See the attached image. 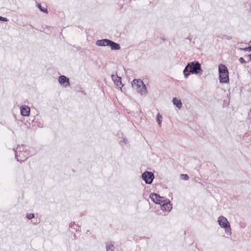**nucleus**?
<instances>
[{
  "label": "nucleus",
  "mask_w": 251,
  "mask_h": 251,
  "mask_svg": "<svg viewBox=\"0 0 251 251\" xmlns=\"http://www.w3.org/2000/svg\"><path fill=\"white\" fill-rule=\"evenodd\" d=\"M150 198L152 201L155 203H157V202L159 201V199H162V197L155 193H151L150 195Z\"/></svg>",
  "instance_id": "obj_12"
},
{
  "label": "nucleus",
  "mask_w": 251,
  "mask_h": 251,
  "mask_svg": "<svg viewBox=\"0 0 251 251\" xmlns=\"http://www.w3.org/2000/svg\"><path fill=\"white\" fill-rule=\"evenodd\" d=\"M21 113L23 116H28L30 115V109L26 105H22L21 108Z\"/></svg>",
  "instance_id": "obj_9"
},
{
  "label": "nucleus",
  "mask_w": 251,
  "mask_h": 251,
  "mask_svg": "<svg viewBox=\"0 0 251 251\" xmlns=\"http://www.w3.org/2000/svg\"><path fill=\"white\" fill-rule=\"evenodd\" d=\"M161 208L163 210L170 211L172 209V207L170 201L168 200H166L165 201H164L163 204H162Z\"/></svg>",
  "instance_id": "obj_11"
},
{
  "label": "nucleus",
  "mask_w": 251,
  "mask_h": 251,
  "mask_svg": "<svg viewBox=\"0 0 251 251\" xmlns=\"http://www.w3.org/2000/svg\"><path fill=\"white\" fill-rule=\"evenodd\" d=\"M58 81L61 85H63L65 87L69 86L70 85L69 78L65 75H61L58 78Z\"/></svg>",
  "instance_id": "obj_8"
},
{
  "label": "nucleus",
  "mask_w": 251,
  "mask_h": 251,
  "mask_svg": "<svg viewBox=\"0 0 251 251\" xmlns=\"http://www.w3.org/2000/svg\"><path fill=\"white\" fill-rule=\"evenodd\" d=\"M183 74H184V77L185 78H187L188 77L191 75L192 74L191 73H190V72L188 71H186L185 70V68H184V70H183Z\"/></svg>",
  "instance_id": "obj_17"
},
{
  "label": "nucleus",
  "mask_w": 251,
  "mask_h": 251,
  "mask_svg": "<svg viewBox=\"0 0 251 251\" xmlns=\"http://www.w3.org/2000/svg\"><path fill=\"white\" fill-rule=\"evenodd\" d=\"M124 142H125L126 144H127V142H128L127 140L126 139V138H124Z\"/></svg>",
  "instance_id": "obj_26"
},
{
  "label": "nucleus",
  "mask_w": 251,
  "mask_h": 251,
  "mask_svg": "<svg viewBox=\"0 0 251 251\" xmlns=\"http://www.w3.org/2000/svg\"><path fill=\"white\" fill-rule=\"evenodd\" d=\"M106 251H114V246L111 243L106 244Z\"/></svg>",
  "instance_id": "obj_14"
},
{
  "label": "nucleus",
  "mask_w": 251,
  "mask_h": 251,
  "mask_svg": "<svg viewBox=\"0 0 251 251\" xmlns=\"http://www.w3.org/2000/svg\"><path fill=\"white\" fill-rule=\"evenodd\" d=\"M241 50H245V51H251V46H249L248 47L245 48L241 49Z\"/></svg>",
  "instance_id": "obj_23"
},
{
  "label": "nucleus",
  "mask_w": 251,
  "mask_h": 251,
  "mask_svg": "<svg viewBox=\"0 0 251 251\" xmlns=\"http://www.w3.org/2000/svg\"><path fill=\"white\" fill-rule=\"evenodd\" d=\"M219 75L221 83H228L229 82L228 71L225 65L222 64L219 65Z\"/></svg>",
  "instance_id": "obj_5"
},
{
  "label": "nucleus",
  "mask_w": 251,
  "mask_h": 251,
  "mask_svg": "<svg viewBox=\"0 0 251 251\" xmlns=\"http://www.w3.org/2000/svg\"><path fill=\"white\" fill-rule=\"evenodd\" d=\"M218 222L220 226L225 228L226 233L227 235H230L231 234L230 226L227 219L221 216L218 218Z\"/></svg>",
  "instance_id": "obj_6"
},
{
  "label": "nucleus",
  "mask_w": 251,
  "mask_h": 251,
  "mask_svg": "<svg viewBox=\"0 0 251 251\" xmlns=\"http://www.w3.org/2000/svg\"><path fill=\"white\" fill-rule=\"evenodd\" d=\"M222 39L230 40L232 39V37L226 35H223V36L222 37Z\"/></svg>",
  "instance_id": "obj_20"
},
{
  "label": "nucleus",
  "mask_w": 251,
  "mask_h": 251,
  "mask_svg": "<svg viewBox=\"0 0 251 251\" xmlns=\"http://www.w3.org/2000/svg\"><path fill=\"white\" fill-rule=\"evenodd\" d=\"M15 152V158L19 162H24L29 157V152L25 150V147L23 145L18 146Z\"/></svg>",
  "instance_id": "obj_2"
},
{
  "label": "nucleus",
  "mask_w": 251,
  "mask_h": 251,
  "mask_svg": "<svg viewBox=\"0 0 251 251\" xmlns=\"http://www.w3.org/2000/svg\"><path fill=\"white\" fill-rule=\"evenodd\" d=\"M162 116L160 113H158L156 117V121L159 126H161Z\"/></svg>",
  "instance_id": "obj_15"
},
{
  "label": "nucleus",
  "mask_w": 251,
  "mask_h": 251,
  "mask_svg": "<svg viewBox=\"0 0 251 251\" xmlns=\"http://www.w3.org/2000/svg\"><path fill=\"white\" fill-rule=\"evenodd\" d=\"M239 61H240V62L241 64H244V63H246V62L245 60L242 57L239 58Z\"/></svg>",
  "instance_id": "obj_24"
},
{
  "label": "nucleus",
  "mask_w": 251,
  "mask_h": 251,
  "mask_svg": "<svg viewBox=\"0 0 251 251\" xmlns=\"http://www.w3.org/2000/svg\"><path fill=\"white\" fill-rule=\"evenodd\" d=\"M96 45L99 46H109L112 50H119L121 49L120 44L107 39L98 40Z\"/></svg>",
  "instance_id": "obj_3"
},
{
  "label": "nucleus",
  "mask_w": 251,
  "mask_h": 251,
  "mask_svg": "<svg viewBox=\"0 0 251 251\" xmlns=\"http://www.w3.org/2000/svg\"><path fill=\"white\" fill-rule=\"evenodd\" d=\"M248 57H249V60L248 61L249 62V61H251V53L250 54L248 55Z\"/></svg>",
  "instance_id": "obj_25"
},
{
  "label": "nucleus",
  "mask_w": 251,
  "mask_h": 251,
  "mask_svg": "<svg viewBox=\"0 0 251 251\" xmlns=\"http://www.w3.org/2000/svg\"><path fill=\"white\" fill-rule=\"evenodd\" d=\"M154 178V174L151 172L145 171L142 175V178L145 181L147 184L152 183Z\"/></svg>",
  "instance_id": "obj_7"
},
{
  "label": "nucleus",
  "mask_w": 251,
  "mask_h": 251,
  "mask_svg": "<svg viewBox=\"0 0 251 251\" xmlns=\"http://www.w3.org/2000/svg\"><path fill=\"white\" fill-rule=\"evenodd\" d=\"M186 71H188L192 74H202L203 70L201 69V65L198 61H195L188 63L185 66Z\"/></svg>",
  "instance_id": "obj_1"
},
{
  "label": "nucleus",
  "mask_w": 251,
  "mask_h": 251,
  "mask_svg": "<svg viewBox=\"0 0 251 251\" xmlns=\"http://www.w3.org/2000/svg\"><path fill=\"white\" fill-rule=\"evenodd\" d=\"M0 21L7 22L8 21V19L5 17L0 16Z\"/></svg>",
  "instance_id": "obj_22"
},
{
  "label": "nucleus",
  "mask_w": 251,
  "mask_h": 251,
  "mask_svg": "<svg viewBox=\"0 0 251 251\" xmlns=\"http://www.w3.org/2000/svg\"><path fill=\"white\" fill-rule=\"evenodd\" d=\"M168 199L165 198V197H162V199H159V201L157 202V204H159L161 206H162V204H163L164 201H165L166 200H168Z\"/></svg>",
  "instance_id": "obj_18"
},
{
  "label": "nucleus",
  "mask_w": 251,
  "mask_h": 251,
  "mask_svg": "<svg viewBox=\"0 0 251 251\" xmlns=\"http://www.w3.org/2000/svg\"><path fill=\"white\" fill-rule=\"evenodd\" d=\"M111 77L117 86L119 87L120 88H121V87L123 86V85L122 83V78L121 77L118 76L117 75H112Z\"/></svg>",
  "instance_id": "obj_10"
},
{
  "label": "nucleus",
  "mask_w": 251,
  "mask_h": 251,
  "mask_svg": "<svg viewBox=\"0 0 251 251\" xmlns=\"http://www.w3.org/2000/svg\"><path fill=\"white\" fill-rule=\"evenodd\" d=\"M173 102L178 109H180L182 107V102L180 100L176 98H174L173 99Z\"/></svg>",
  "instance_id": "obj_13"
},
{
  "label": "nucleus",
  "mask_w": 251,
  "mask_h": 251,
  "mask_svg": "<svg viewBox=\"0 0 251 251\" xmlns=\"http://www.w3.org/2000/svg\"><path fill=\"white\" fill-rule=\"evenodd\" d=\"M180 176H181V178L182 179L185 180H188L189 178L188 175H187V174H181L180 175Z\"/></svg>",
  "instance_id": "obj_19"
},
{
  "label": "nucleus",
  "mask_w": 251,
  "mask_h": 251,
  "mask_svg": "<svg viewBox=\"0 0 251 251\" xmlns=\"http://www.w3.org/2000/svg\"><path fill=\"white\" fill-rule=\"evenodd\" d=\"M34 217V215L33 213H30L26 215V218L29 219H32Z\"/></svg>",
  "instance_id": "obj_21"
},
{
  "label": "nucleus",
  "mask_w": 251,
  "mask_h": 251,
  "mask_svg": "<svg viewBox=\"0 0 251 251\" xmlns=\"http://www.w3.org/2000/svg\"><path fill=\"white\" fill-rule=\"evenodd\" d=\"M37 6H38V7L39 8V9L41 11H42V12H43L44 13H48V11L47 8L42 6L40 4L38 3Z\"/></svg>",
  "instance_id": "obj_16"
},
{
  "label": "nucleus",
  "mask_w": 251,
  "mask_h": 251,
  "mask_svg": "<svg viewBox=\"0 0 251 251\" xmlns=\"http://www.w3.org/2000/svg\"><path fill=\"white\" fill-rule=\"evenodd\" d=\"M131 84L133 88L142 95L146 94L147 92V88L141 79H134Z\"/></svg>",
  "instance_id": "obj_4"
}]
</instances>
